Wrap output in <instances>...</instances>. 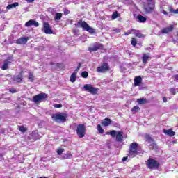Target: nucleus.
<instances>
[{"label":"nucleus","instance_id":"obj_45","mask_svg":"<svg viewBox=\"0 0 178 178\" xmlns=\"http://www.w3.org/2000/svg\"><path fill=\"white\" fill-rule=\"evenodd\" d=\"M10 92H11L12 94H15V92H17V91L15 88H11L10 89Z\"/></svg>","mask_w":178,"mask_h":178},{"label":"nucleus","instance_id":"obj_19","mask_svg":"<svg viewBox=\"0 0 178 178\" xmlns=\"http://www.w3.org/2000/svg\"><path fill=\"white\" fill-rule=\"evenodd\" d=\"M10 59H7L4 60L3 65L1 67L2 70H7V69L9 67V65H10Z\"/></svg>","mask_w":178,"mask_h":178},{"label":"nucleus","instance_id":"obj_5","mask_svg":"<svg viewBox=\"0 0 178 178\" xmlns=\"http://www.w3.org/2000/svg\"><path fill=\"white\" fill-rule=\"evenodd\" d=\"M83 88H84L85 91H87V92H90V94H92L93 95H95V94H97L98 91L99 90V88H95L91 84L84 85Z\"/></svg>","mask_w":178,"mask_h":178},{"label":"nucleus","instance_id":"obj_10","mask_svg":"<svg viewBox=\"0 0 178 178\" xmlns=\"http://www.w3.org/2000/svg\"><path fill=\"white\" fill-rule=\"evenodd\" d=\"M29 140L31 141H35L36 140H39L40 135L38 134V131H33L31 134L28 136Z\"/></svg>","mask_w":178,"mask_h":178},{"label":"nucleus","instance_id":"obj_18","mask_svg":"<svg viewBox=\"0 0 178 178\" xmlns=\"http://www.w3.org/2000/svg\"><path fill=\"white\" fill-rule=\"evenodd\" d=\"M163 133L164 134H165L166 136H169L170 137H173V136H175V131H173L172 129H164Z\"/></svg>","mask_w":178,"mask_h":178},{"label":"nucleus","instance_id":"obj_2","mask_svg":"<svg viewBox=\"0 0 178 178\" xmlns=\"http://www.w3.org/2000/svg\"><path fill=\"white\" fill-rule=\"evenodd\" d=\"M76 27H82V29H84V30L88 31V33H90L91 34H94V33H95V30L91 28V26H90V25H88L86 22L79 21L76 24Z\"/></svg>","mask_w":178,"mask_h":178},{"label":"nucleus","instance_id":"obj_13","mask_svg":"<svg viewBox=\"0 0 178 178\" xmlns=\"http://www.w3.org/2000/svg\"><path fill=\"white\" fill-rule=\"evenodd\" d=\"M22 80H23V72H19V75H15L13 77L14 83H21Z\"/></svg>","mask_w":178,"mask_h":178},{"label":"nucleus","instance_id":"obj_7","mask_svg":"<svg viewBox=\"0 0 178 178\" xmlns=\"http://www.w3.org/2000/svg\"><path fill=\"white\" fill-rule=\"evenodd\" d=\"M47 98H48V95L46 93H40L33 97V102L38 104V102H42V101L47 99Z\"/></svg>","mask_w":178,"mask_h":178},{"label":"nucleus","instance_id":"obj_23","mask_svg":"<svg viewBox=\"0 0 178 178\" xmlns=\"http://www.w3.org/2000/svg\"><path fill=\"white\" fill-rule=\"evenodd\" d=\"M149 58H151L149 54H143L142 57L143 63L145 65V63L148 62V59H149Z\"/></svg>","mask_w":178,"mask_h":178},{"label":"nucleus","instance_id":"obj_6","mask_svg":"<svg viewBox=\"0 0 178 178\" xmlns=\"http://www.w3.org/2000/svg\"><path fill=\"white\" fill-rule=\"evenodd\" d=\"M76 134L79 138H83L86 136V126L83 124H79L76 127Z\"/></svg>","mask_w":178,"mask_h":178},{"label":"nucleus","instance_id":"obj_16","mask_svg":"<svg viewBox=\"0 0 178 178\" xmlns=\"http://www.w3.org/2000/svg\"><path fill=\"white\" fill-rule=\"evenodd\" d=\"M141 83H143V78L141 76H136L134 78V86L138 87V86H140Z\"/></svg>","mask_w":178,"mask_h":178},{"label":"nucleus","instance_id":"obj_49","mask_svg":"<svg viewBox=\"0 0 178 178\" xmlns=\"http://www.w3.org/2000/svg\"><path fill=\"white\" fill-rule=\"evenodd\" d=\"M128 159H129V157H127V156L123 157L122 161V162H126V160Z\"/></svg>","mask_w":178,"mask_h":178},{"label":"nucleus","instance_id":"obj_15","mask_svg":"<svg viewBox=\"0 0 178 178\" xmlns=\"http://www.w3.org/2000/svg\"><path fill=\"white\" fill-rule=\"evenodd\" d=\"M173 25H170V26H168L166 28H164L161 30L162 34H169V33H171V31H173Z\"/></svg>","mask_w":178,"mask_h":178},{"label":"nucleus","instance_id":"obj_12","mask_svg":"<svg viewBox=\"0 0 178 178\" xmlns=\"http://www.w3.org/2000/svg\"><path fill=\"white\" fill-rule=\"evenodd\" d=\"M43 27L44 33H45V34H52L54 33V31H52V29L51 28V25H49L48 22H44Z\"/></svg>","mask_w":178,"mask_h":178},{"label":"nucleus","instance_id":"obj_36","mask_svg":"<svg viewBox=\"0 0 178 178\" xmlns=\"http://www.w3.org/2000/svg\"><path fill=\"white\" fill-rule=\"evenodd\" d=\"M134 29H131L124 33V35H129V34H134Z\"/></svg>","mask_w":178,"mask_h":178},{"label":"nucleus","instance_id":"obj_17","mask_svg":"<svg viewBox=\"0 0 178 178\" xmlns=\"http://www.w3.org/2000/svg\"><path fill=\"white\" fill-rule=\"evenodd\" d=\"M116 141L120 143L123 140V132L122 131H117L115 134Z\"/></svg>","mask_w":178,"mask_h":178},{"label":"nucleus","instance_id":"obj_3","mask_svg":"<svg viewBox=\"0 0 178 178\" xmlns=\"http://www.w3.org/2000/svg\"><path fill=\"white\" fill-rule=\"evenodd\" d=\"M154 6L155 3L153 0H147L146 3L143 6L145 13H151L154 10Z\"/></svg>","mask_w":178,"mask_h":178},{"label":"nucleus","instance_id":"obj_25","mask_svg":"<svg viewBox=\"0 0 178 178\" xmlns=\"http://www.w3.org/2000/svg\"><path fill=\"white\" fill-rule=\"evenodd\" d=\"M134 34L138 38H144V35H143L138 30L134 29Z\"/></svg>","mask_w":178,"mask_h":178},{"label":"nucleus","instance_id":"obj_40","mask_svg":"<svg viewBox=\"0 0 178 178\" xmlns=\"http://www.w3.org/2000/svg\"><path fill=\"white\" fill-rule=\"evenodd\" d=\"M29 79L30 80V81H34V76L33 75V73H29Z\"/></svg>","mask_w":178,"mask_h":178},{"label":"nucleus","instance_id":"obj_52","mask_svg":"<svg viewBox=\"0 0 178 178\" xmlns=\"http://www.w3.org/2000/svg\"><path fill=\"white\" fill-rule=\"evenodd\" d=\"M3 13V10L0 8V15Z\"/></svg>","mask_w":178,"mask_h":178},{"label":"nucleus","instance_id":"obj_22","mask_svg":"<svg viewBox=\"0 0 178 178\" xmlns=\"http://www.w3.org/2000/svg\"><path fill=\"white\" fill-rule=\"evenodd\" d=\"M27 41H29V38H20L17 39V44H27Z\"/></svg>","mask_w":178,"mask_h":178},{"label":"nucleus","instance_id":"obj_1","mask_svg":"<svg viewBox=\"0 0 178 178\" xmlns=\"http://www.w3.org/2000/svg\"><path fill=\"white\" fill-rule=\"evenodd\" d=\"M51 118L54 122H56V123H65L67 115L65 113H58L53 114Z\"/></svg>","mask_w":178,"mask_h":178},{"label":"nucleus","instance_id":"obj_30","mask_svg":"<svg viewBox=\"0 0 178 178\" xmlns=\"http://www.w3.org/2000/svg\"><path fill=\"white\" fill-rule=\"evenodd\" d=\"M160 12H161V13H163L165 16H168V15H169L168 13V12H166V10H165V6H160Z\"/></svg>","mask_w":178,"mask_h":178},{"label":"nucleus","instance_id":"obj_34","mask_svg":"<svg viewBox=\"0 0 178 178\" xmlns=\"http://www.w3.org/2000/svg\"><path fill=\"white\" fill-rule=\"evenodd\" d=\"M146 99H138V100H137V102H138V104H139L140 105H143V104H145V102H146Z\"/></svg>","mask_w":178,"mask_h":178},{"label":"nucleus","instance_id":"obj_33","mask_svg":"<svg viewBox=\"0 0 178 178\" xmlns=\"http://www.w3.org/2000/svg\"><path fill=\"white\" fill-rule=\"evenodd\" d=\"M119 14H118V11H115L113 13L111 16V20H115V19H118Z\"/></svg>","mask_w":178,"mask_h":178},{"label":"nucleus","instance_id":"obj_4","mask_svg":"<svg viewBox=\"0 0 178 178\" xmlns=\"http://www.w3.org/2000/svg\"><path fill=\"white\" fill-rule=\"evenodd\" d=\"M138 148V145L135 143H132L129 147V156L130 158H134L136 155H138V152L137 149Z\"/></svg>","mask_w":178,"mask_h":178},{"label":"nucleus","instance_id":"obj_29","mask_svg":"<svg viewBox=\"0 0 178 178\" xmlns=\"http://www.w3.org/2000/svg\"><path fill=\"white\" fill-rule=\"evenodd\" d=\"M60 19H62V13H57L54 17L55 22H58Z\"/></svg>","mask_w":178,"mask_h":178},{"label":"nucleus","instance_id":"obj_11","mask_svg":"<svg viewBox=\"0 0 178 178\" xmlns=\"http://www.w3.org/2000/svg\"><path fill=\"white\" fill-rule=\"evenodd\" d=\"M109 70V65L108 63H104L102 65L97 67L98 73H105V72H108Z\"/></svg>","mask_w":178,"mask_h":178},{"label":"nucleus","instance_id":"obj_38","mask_svg":"<svg viewBox=\"0 0 178 178\" xmlns=\"http://www.w3.org/2000/svg\"><path fill=\"white\" fill-rule=\"evenodd\" d=\"M81 76L83 77V79H87L88 77V72L84 71L81 73Z\"/></svg>","mask_w":178,"mask_h":178},{"label":"nucleus","instance_id":"obj_37","mask_svg":"<svg viewBox=\"0 0 178 178\" xmlns=\"http://www.w3.org/2000/svg\"><path fill=\"white\" fill-rule=\"evenodd\" d=\"M131 45H133V47H136V45H137V40L134 38H132L131 39Z\"/></svg>","mask_w":178,"mask_h":178},{"label":"nucleus","instance_id":"obj_46","mask_svg":"<svg viewBox=\"0 0 178 178\" xmlns=\"http://www.w3.org/2000/svg\"><path fill=\"white\" fill-rule=\"evenodd\" d=\"M70 13V11L67 9H64V15H69Z\"/></svg>","mask_w":178,"mask_h":178},{"label":"nucleus","instance_id":"obj_28","mask_svg":"<svg viewBox=\"0 0 178 178\" xmlns=\"http://www.w3.org/2000/svg\"><path fill=\"white\" fill-rule=\"evenodd\" d=\"M76 79H77V74L76 72L72 73V75L70 76L71 83H74Z\"/></svg>","mask_w":178,"mask_h":178},{"label":"nucleus","instance_id":"obj_21","mask_svg":"<svg viewBox=\"0 0 178 178\" xmlns=\"http://www.w3.org/2000/svg\"><path fill=\"white\" fill-rule=\"evenodd\" d=\"M112 120L111 119L106 118L102 122V124L104 127L110 126L111 124Z\"/></svg>","mask_w":178,"mask_h":178},{"label":"nucleus","instance_id":"obj_48","mask_svg":"<svg viewBox=\"0 0 178 178\" xmlns=\"http://www.w3.org/2000/svg\"><path fill=\"white\" fill-rule=\"evenodd\" d=\"M174 80H175V81H178V74L174 75Z\"/></svg>","mask_w":178,"mask_h":178},{"label":"nucleus","instance_id":"obj_24","mask_svg":"<svg viewBox=\"0 0 178 178\" xmlns=\"http://www.w3.org/2000/svg\"><path fill=\"white\" fill-rule=\"evenodd\" d=\"M136 19H138V22H139V23H144L147 22V18L141 15H138L136 17Z\"/></svg>","mask_w":178,"mask_h":178},{"label":"nucleus","instance_id":"obj_14","mask_svg":"<svg viewBox=\"0 0 178 178\" xmlns=\"http://www.w3.org/2000/svg\"><path fill=\"white\" fill-rule=\"evenodd\" d=\"M31 26H35V27H38V26H40V24H38V22H36L33 19H30L29 21L25 23L26 27H30Z\"/></svg>","mask_w":178,"mask_h":178},{"label":"nucleus","instance_id":"obj_35","mask_svg":"<svg viewBox=\"0 0 178 178\" xmlns=\"http://www.w3.org/2000/svg\"><path fill=\"white\" fill-rule=\"evenodd\" d=\"M97 131H99V133L100 134H104V129H102V127H101V124H98L97 125Z\"/></svg>","mask_w":178,"mask_h":178},{"label":"nucleus","instance_id":"obj_51","mask_svg":"<svg viewBox=\"0 0 178 178\" xmlns=\"http://www.w3.org/2000/svg\"><path fill=\"white\" fill-rule=\"evenodd\" d=\"M28 3H31V2H34V0H26Z\"/></svg>","mask_w":178,"mask_h":178},{"label":"nucleus","instance_id":"obj_42","mask_svg":"<svg viewBox=\"0 0 178 178\" xmlns=\"http://www.w3.org/2000/svg\"><path fill=\"white\" fill-rule=\"evenodd\" d=\"M26 130V127H24V126L19 127V131H21L22 133H25Z\"/></svg>","mask_w":178,"mask_h":178},{"label":"nucleus","instance_id":"obj_9","mask_svg":"<svg viewBox=\"0 0 178 178\" xmlns=\"http://www.w3.org/2000/svg\"><path fill=\"white\" fill-rule=\"evenodd\" d=\"M145 139L147 143H149L150 145L153 146V149H158V145L154 143V139H152V138L149 135L146 134L145 136Z\"/></svg>","mask_w":178,"mask_h":178},{"label":"nucleus","instance_id":"obj_20","mask_svg":"<svg viewBox=\"0 0 178 178\" xmlns=\"http://www.w3.org/2000/svg\"><path fill=\"white\" fill-rule=\"evenodd\" d=\"M101 48V44H96L93 45L92 47H89V51L90 52H94L95 51H98Z\"/></svg>","mask_w":178,"mask_h":178},{"label":"nucleus","instance_id":"obj_47","mask_svg":"<svg viewBox=\"0 0 178 178\" xmlns=\"http://www.w3.org/2000/svg\"><path fill=\"white\" fill-rule=\"evenodd\" d=\"M54 108H62V104H54Z\"/></svg>","mask_w":178,"mask_h":178},{"label":"nucleus","instance_id":"obj_26","mask_svg":"<svg viewBox=\"0 0 178 178\" xmlns=\"http://www.w3.org/2000/svg\"><path fill=\"white\" fill-rule=\"evenodd\" d=\"M167 6L170 13H174V15H178V8L177 10H175L173 9V7H172V6Z\"/></svg>","mask_w":178,"mask_h":178},{"label":"nucleus","instance_id":"obj_27","mask_svg":"<svg viewBox=\"0 0 178 178\" xmlns=\"http://www.w3.org/2000/svg\"><path fill=\"white\" fill-rule=\"evenodd\" d=\"M17 6H19V3L15 2L14 3L8 5L6 7V9H8V10L13 9V8H16Z\"/></svg>","mask_w":178,"mask_h":178},{"label":"nucleus","instance_id":"obj_41","mask_svg":"<svg viewBox=\"0 0 178 178\" xmlns=\"http://www.w3.org/2000/svg\"><path fill=\"white\" fill-rule=\"evenodd\" d=\"M171 94H172L173 95H176V90L175 89V88H170L169 90Z\"/></svg>","mask_w":178,"mask_h":178},{"label":"nucleus","instance_id":"obj_53","mask_svg":"<svg viewBox=\"0 0 178 178\" xmlns=\"http://www.w3.org/2000/svg\"><path fill=\"white\" fill-rule=\"evenodd\" d=\"M115 33H120V29L115 30Z\"/></svg>","mask_w":178,"mask_h":178},{"label":"nucleus","instance_id":"obj_50","mask_svg":"<svg viewBox=\"0 0 178 178\" xmlns=\"http://www.w3.org/2000/svg\"><path fill=\"white\" fill-rule=\"evenodd\" d=\"M163 102H168V99L165 97H163Z\"/></svg>","mask_w":178,"mask_h":178},{"label":"nucleus","instance_id":"obj_43","mask_svg":"<svg viewBox=\"0 0 178 178\" xmlns=\"http://www.w3.org/2000/svg\"><path fill=\"white\" fill-rule=\"evenodd\" d=\"M81 67V63H79V65L77 66L76 69L74 71V73L77 74V72H79V70H80V68Z\"/></svg>","mask_w":178,"mask_h":178},{"label":"nucleus","instance_id":"obj_44","mask_svg":"<svg viewBox=\"0 0 178 178\" xmlns=\"http://www.w3.org/2000/svg\"><path fill=\"white\" fill-rule=\"evenodd\" d=\"M132 112H138V106H136L131 109Z\"/></svg>","mask_w":178,"mask_h":178},{"label":"nucleus","instance_id":"obj_8","mask_svg":"<svg viewBox=\"0 0 178 178\" xmlns=\"http://www.w3.org/2000/svg\"><path fill=\"white\" fill-rule=\"evenodd\" d=\"M147 168L149 169H158L159 168V163L155 159L149 158L147 160Z\"/></svg>","mask_w":178,"mask_h":178},{"label":"nucleus","instance_id":"obj_32","mask_svg":"<svg viewBox=\"0 0 178 178\" xmlns=\"http://www.w3.org/2000/svg\"><path fill=\"white\" fill-rule=\"evenodd\" d=\"M118 133V131L112 130L110 132H106L107 135L111 136V137H116V134Z\"/></svg>","mask_w":178,"mask_h":178},{"label":"nucleus","instance_id":"obj_31","mask_svg":"<svg viewBox=\"0 0 178 178\" xmlns=\"http://www.w3.org/2000/svg\"><path fill=\"white\" fill-rule=\"evenodd\" d=\"M72 158V153L67 152L63 156V159H69Z\"/></svg>","mask_w":178,"mask_h":178},{"label":"nucleus","instance_id":"obj_39","mask_svg":"<svg viewBox=\"0 0 178 178\" xmlns=\"http://www.w3.org/2000/svg\"><path fill=\"white\" fill-rule=\"evenodd\" d=\"M64 152H65V149H63V148H60L57 149L58 155H62V154H63Z\"/></svg>","mask_w":178,"mask_h":178}]
</instances>
